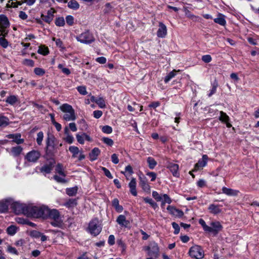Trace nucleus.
Here are the masks:
<instances>
[{"instance_id":"obj_12","label":"nucleus","mask_w":259,"mask_h":259,"mask_svg":"<svg viewBox=\"0 0 259 259\" xmlns=\"http://www.w3.org/2000/svg\"><path fill=\"white\" fill-rule=\"evenodd\" d=\"M210 230L208 231V232L212 233L214 235H217L223 228L222 225L218 221L211 222L210 223Z\"/></svg>"},{"instance_id":"obj_40","label":"nucleus","mask_w":259,"mask_h":259,"mask_svg":"<svg viewBox=\"0 0 259 259\" xmlns=\"http://www.w3.org/2000/svg\"><path fill=\"white\" fill-rule=\"evenodd\" d=\"M177 71L176 70H173L172 71L170 72L164 78V81L165 83H167L168 81L172 78H174L176 75V72Z\"/></svg>"},{"instance_id":"obj_17","label":"nucleus","mask_w":259,"mask_h":259,"mask_svg":"<svg viewBox=\"0 0 259 259\" xmlns=\"http://www.w3.org/2000/svg\"><path fill=\"white\" fill-rule=\"evenodd\" d=\"M167 210L169 211L170 214L178 218H181L184 215L183 212L176 207L169 205L167 207Z\"/></svg>"},{"instance_id":"obj_3","label":"nucleus","mask_w":259,"mask_h":259,"mask_svg":"<svg viewBox=\"0 0 259 259\" xmlns=\"http://www.w3.org/2000/svg\"><path fill=\"white\" fill-rule=\"evenodd\" d=\"M48 211L47 218L52 220L50 222L51 224L54 227H60L62 225L63 221L58 210L56 209H50L49 208Z\"/></svg>"},{"instance_id":"obj_53","label":"nucleus","mask_w":259,"mask_h":259,"mask_svg":"<svg viewBox=\"0 0 259 259\" xmlns=\"http://www.w3.org/2000/svg\"><path fill=\"white\" fill-rule=\"evenodd\" d=\"M152 197L157 201H160L162 200V196L158 194L156 191L152 192Z\"/></svg>"},{"instance_id":"obj_56","label":"nucleus","mask_w":259,"mask_h":259,"mask_svg":"<svg viewBox=\"0 0 259 259\" xmlns=\"http://www.w3.org/2000/svg\"><path fill=\"white\" fill-rule=\"evenodd\" d=\"M146 175L151 178V181L153 182L155 180L157 175L155 172L153 171H147Z\"/></svg>"},{"instance_id":"obj_57","label":"nucleus","mask_w":259,"mask_h":259,"mask_svg":"<svg viewBox=\"0 0 259 259\" xmlns=\"http://www.w3.org/2000/svg\"><path fill=\"white\" fill-rule=\"evenodd\" d=\"M52 40L55 41L57 46L62 49H64V47H63V42L60 38L56 39V38L53 37Z\"/></svg>"},{"instance_id":"obj_34","label":"nucleus","mask_w":259,"mask_h":259,"mask_svg":"<svg viewBox=\"0 0 259 259\" xmlns=\"http://www.w3.org/2000/svg\"><path fill=\"white\" fill-rule=\"evenodd\" d=\"M147 161L148 164V166L151 169H154L157 165V162L151 157H148L147 158Z\"/></svg>"},{"instance_id":"obj_63","label":"nucleus","mask_w":259,"mask_h":259,"mask_svg":"<svg viewBox=\"0 0 259 259\" xmlns=\"http://www.w3.org/2000/svg\"><path fill=\"white\" fill-rule=\"evenodd\" d=\"M172 226L174 229V234H178L180 232V227L178 224L175 222L172 223Z\"/></svg>"},{"instance_id":"obj_48","label":"nucleus","mask_w":259,"mask_h":259,"mask_svg":"<svg viewBox=\"0 0 259 259\" xmlns=\"http://www.w3.org/2000/svg\"><path fill=\"white\" fill-rule=\"evenodd\" d=\"M44 138V133L42 132H39L37 134L36 142L38 145L41 144Z\"/></svg>"},{"instance_id":"obj_29","label":"nucleus","mask_w":259,"mask_h":259,"mask_svg":"<svg viewBox=\"0 0 259 259\" xmlns=\"http://www.w3.org/2000/svg\"><path fill=\"white\" fill-rule=\"evenodd\" d=\"M10 123V120L8 117L0 113V127H5Z\"/></svg>"},{"instance_id":"obj_47","label":"nucleus","mask_w":259,"mask_h":259,"mask_svg":"<svg viewBox=\"0 0 259 259\" xmlns=\"http://www.w3.org/2000/svg\"><path fill=\"white\" fill-rule=\"evenodd\" d=\"M22 64L25 66L33 67L34 65V62L32 60L25 59L23 60Z\"/></svg>"},{"instance_id":"obj_4","label":"nucleus","mask_w":259,"mask_h":259,"mask_svg":"<svg viewBox=\"0 0 259 259\" xmlns=\"http://www.w3.org/2000/svg\"><path fill=\"white\" fill-rule=\"evenodd\" d=\"M102 230V226L98 219H92L89 224L87 231L91 235L96 236L98 235Z\"/></svg>"},{"instance_id":"obj_15","label":"nucleus","mask_w":259,"mask_h":259,"mask_svg":"<svg viewBox=\"0 0 259 259\" xmlns=\"http://www.w3.org/2000/svg\"><path fill=\"white\" fill-rule=\"evenodd\" d=\"M167 168L169 169L172 175L177 178L180 176L179 172V165L172 162H169L167 165Z\"/></svg>"},{"instance_id":"obj_38","label":"nucleus","mask_w":259,"mask_h":259,"mask_svg":"<svg viewBox=\"0 0 259 259\" xmlns=\"http://www.w3.org/2000/svg\"><path fill=\"white\" fill-rule=\"evenodd\" d=\"M144 201L147 203H149L154 209L158 208V205L154 202L151 198L148 197L144 198Z\"/></svg>"},{"instance_id":"obj_22","label":"nucleus","mask_w":259,"mask_h":259,"mask_svg":"<svg viewBox=\"0 0 259 259\" xmlns=\"http://www.w3.org/2000/svg\"><path fill=\"white\" fill-rule=\"evenodd\" d=\"M64 135L65 137L64 138V141L68 144H72L74 141L73 136L70 133L69 130L67 127L64 128Z\"/></svg>"},{"instance_id":"obj_11","label":"nucleus","mask_w":259,"mask_h":259,"mask_svg":"<svg viewBox=\"0 0 259 259\" xmlns=\"http://www.w3.org/2000/svg\"><path fill=\"white\" fill-rule=\"evenodd\" d=\"M40 156V152L37 150H32L26 154L25 159L29 162L34 163Z\"/></svg>"},{"instance_id":"obj_1","label":"nucleus","mask_w":259,"mask_h":259,"mask_svg":"<svg viewBox=\"0 0 259 259\" xmlns=\"http://www.w3.org/2000/svg\"><path fill=\"white\" fill-rule=\"evenodd\" d=\"M48 211L49 208L47 206H30L28 216L36 218H42L43 219H47Z\"/></svg>"},{"instance_id":"obj_51","label":"nucleus","mask_w":259,"mask_h":259,"mask_svg":"<svg viewBox=\"0 0 259 259\" xmlns=\"http://www.w3.org/2000/svg\"><path fill=\"white\" fill-rule=\"evenodd\" d=\"M51 118H52V122L53 124H54V125L55 126L57 131L58 132L60 131L62 128L61 125L60 123L55 121L54 118V116L52 115H51Z\"/></svg>"},{"instance_id":"obj_6","label":"nucleus","mask_w":259,"mask_h":259,"mask_svg":"<svg viewBox=\"0 0 259 259\" xmlns=\"http://www.w3.org/2000/svg\"><path fill=\"white\" fill-rule=\"evenodd\" d=\"M76 39L78 41L84 44H90L95 40L94 35L89 30H86L76 36Z\"/></svg>"},{"instance_id":"obj_14","label":"nucleus","mask_w":259,"mask_h":259,"mask_svg":"<svg viewBox=\"0 0 259 259\" xmlns=\"http://www.w3.org/2000/svg\"><path fill=\"white\" fill-rule=\"evenodd\" d=\"M207 159L208 156L206 155H203L202 158L195 164L193 171H197L204 167L207 164Z\"/></svg>"},{"instance_id":"obj_33","label":"nucleus","mask_w":259,"mask_h":259,"mask_svg":"<svg viewBox=\"0 0 259 259\" xmlns=\"http://www.w3.org/2000/svg\"><path fill=\"white\" fill-rule=\"evenodd\" d=\"M18 102V98L15 95H11L7 97L6 102L11 105H13Z\"/></svg>"},{"instance_id":"obj_55","label":"nucleus","mask_w":259,"mask_h":259,"mask_svg":"<svg viewBox=\"0 0 259 259\" xmlns=\"http://www.w3.org/2000/svg\"><path fill=\"white\" fill-rule=\"evenodd\" d=\"M102 141L108 146H111L113 145V141L109 138H103Z\"/></svg>"},{"instance_id":"obj_24","label":"nucleus","mask_w":259,"mask_h":259,"mask_svg":"<svg viewBox=\"0 0 259 259\" xmlns=\"http://www.w3.org/2000/svg\"><path fill=\"white\" fill-rule=\"evenodd\" d=\"M7 137L9 139H12L13 142L17 144H22L24 142V140L23 139H21V135L19 134H10Z\"/></svg>"},{"instance_id":"obj_8","label":"nucleus","mask_w":259,"mask_h":259,"mask_svg":"<svg viewBox=\"0 0 259 259\" xmlns=\"http://www.w3.org/2000/svg\"><path fill=\"white\" fill-rule=\"evenodd\" d=\"M10 26V23L8 18L4 15H0V36L6 37L9 33L8 28Z\"/></svg>"},{"instance_id":"obj_50","label":"nucleus","mask_w":259,"mask_h":259,"mask_svg":"<svg viewBox=\"0 0 259 259\" xmlns=\"http://www.w3.org/2000/svg\"><path fill=\"white\" fill-rule=\"evenodd\" d=\"M58 68L61 69L62 72L65 74L69 75L71 73L70 70L68 68L64 67L63 65L61 64L58 65Z\"/></svg>"},{"instance_id":"obj_35","label":"nucleus","mask_w":259,"mask_h":259,"mask_svg":"<svg viewBox=\"0 0 259 259\" xmlns=\"http://www.w3.org/2000/svg\"><path fill=\"white\" fill-rule=\"evenodd\" d=\"M69 151L72 153V157L75 158L80 153L79 148L75 146H71L69 147Z\"/></svg>"},{"instance_id":"obj_19","label":"nucleus","mask_w":259,"mask_h":259,"mask_svg":"<svg viewBox=\"0 0 259 259\" xmlns=\"http://www.w3.org/2000/svg\"><path fill=\"white\" fill-rule=\"evenodd\" d=\"M226 16L224 14L219 13L217 15V17L213 19L214 22L221 26H225L226 25L227 22L226 20Z\"/></svg>"},{"instance_id":"obj_36","label":"nucleus","mask_w":259,"mask_h":259,"mask_svg":"<svg viewBox=\"0 0 259 259\" xmlns=\"http://www.w3.org/2000/svg\"><path fill=\"white\" fill-rule=\"evenodd\" d=\"M78 188L74 187L72 188H67L66 189V194L70 196H73L77 193Z\"/></svg>"},{"instance_id":"obj_42","label":"nucleus","mask_w":259,"mask_h":259,"mask_svg":"<svg viewBox=\"0 0 259 259\" xmlns=\"http://www.w3.org/2000/svg\"><path fill=\"white\" fill-rule=\"evenodd\" d=\"M37 52L40 54L46 55L49 53V49L45 46H41L39 47Z\"/></svg>"},{"instance_id":"obj_31","label":"nucleus","mask_w":259,"mask_h":259,"mask_svg":"<svg viewBox=\"0 0 259 259\" xmlns=\"http://www.w3.org/2000/svg\"><path fill=\"white\" fill-rule=\"evenodd\" d=\"M23 151V148L20 146L13 147L11 149V153L14 157L19 156Z\"/></svg>"},{"instance_id":"obj_45","label":"nucleus","mask_w":259,"mask_h":259,"mask_svg":"<svg viewBox=\"0 0 259 259\" xmlns=\"http://www.w3.org/2000/svg\"><path fill=\"white\" fill-rule=\"evenodd\" d=\"M66 22L69 26H72L74 23V17L71 15H67L66 17Z\"/></svg>"},{"instance_id":"obj_41","label":"nucleus","mask_w":259,"mask_h":259,"mask_svg":"<svg viewBox=\"0 0 259 259\" xmlns=\"http://www.w3.org/2000/svg\"><path fill=\"white\" fill-rule=\"evenodd\" d=\"M95 103L99 106L100 108H104L106 107L105 102L103 98H99L94 100Z\"/></svg>"},{"instance_id":"obj_16","label":"nucleus","mask_w":259,"mask_h":259,"mask_svg":"<svg viewBox=\"0 0 259 259\" xmlns=\"http://www.w3.org/2000/svg\"><path fill=\"white\" fill-rule=\"evenodd\" d=\"M167 34V28L162 22L159 23V28L157 31V35L158 37L164 38Z\"/></svg>"},{"instance_id":"obj_25","label":"nucleus","mask_w":259,"mask_h":259,"mask_svg":"<svg viewBox=\"0 0 259 259\" xmlns=\"http://www.w3.org/2000/svg\"><path fill=\"white\" fill-rule=\"evenodd\" d=\"M208 209L210 213L213 214H218L221 212V209L219 205L211 204L209 205Z\"/></svg>"},{"instance_id":"obj_20","label":"nucleus","mask_w":259,"mask_h":259,"mask_svg":"<svg viewBox=\"0 0 259 259\" xmlns=\"http://www.w3.org/2000/svg\"><path fill=\"white\" fill-rule=\"evenodd\" d=\"M137 182L135 178H133L128 184L130 191L131 193L134 196L137 195V191L136 189Z\"/></svg>"},{"instance_id":"obj_5","label":"nucleus","mask_w":259,"mask_h":259,"mask_svg":"<svg viewBox=\"0 0 259 259\" xmlns=\"http://www.w3.org/2000/svg\"><path fill=\"white\" fill-rule=\"evenodd\" d=\"M30 206L18 202H15L12 204V208L17 214H24L28 216L30 212Z\"/></svg>"},{"instance_id":"obj_62","label":"nucleus","mask_w":259,"mask_h":259,"mask_svg":"<svg viewBox=\"0 0 259 259\" xmlns=\"http://www.w3.org/2000/svg\"><path fill=\"white\" fill-rule=\"evenodd\" d=\"M30 236L33 237L37 238H39L40 236H41V233L37 231L33 230L30 232Z\"/></svg>"},{"instance_id":"obj_18","label":"nucleus","mask_w":259,"mask_h":259,"mask_svg":"<svg viewBox=\"0 0 259 259\" xmlns=\"http://www.w3.org/2000/svg\"><path fill=\"white\" fill-rule=\"evenodd\" d=\"M220 116L219 120L223 123H226L227 127L230 128L232 126V124L229 122L230 117L229 116L223 111L220 112Z\"/></svg>"},{"instance_id":"obj_2","label":"nucleus","mask_w":259,"mask_h":259,"mask_svg":"<svg viewBox=\"0 0 259 259\" xmlns=\"http://www.w3.org/2000/svg\"><path fill=\"white\" fill-rule=\"evenodd\" d=\"M60 109L64 113L63 116L64 120L69 121L76 119L75 111L70 105L67 103L63 104L60 107Z\"/></svg>"},{"instance_id":"obj_60","label":"nucleus","mask_w":259,"mask_h":259,"mask_svg":"<svg viewBox=\"0 0 259 259\" xmlns=\"http://www.w3.org/2000/svg\"><path fill=\"white\" fill-rule=\"evenodd\" d=\"M76 205V202L75 199H70L66 203L67 207H73Z\"/></svg>"},{"instance_id":"obj_54","label":"nucleus","mask_w":259,"mask_h":259,"mask_svg":"<svg viewBox=\"0 0 259 259\" xmlns=\"http://www.w3.org/2000/svg\"><path fill=\"white\" fill-rule=\"evenodd\" d=\"M102 132L106 134H111L112 132V128L109 125H105L102 127Z\"/></svg>"},{"instance_id":"obj_37","label":"nucleus","mask_w":259,"mask_h":259,"mask_svg":"<svg viewBox=\"0 0 259 259\" xmlns=\"http://www.w3.org/2000/svg\"><path fill=\"white\" fill-rule=\"evenodd\" d=\"M68 7L73 10H77L79 8V4L75 0H71L68 3Z\"/></svg>"},{"instance_id":"obj_27","label":"nucleus","mask_w":259,"mask_h":259,"mask_svg":"<svg viewBox=\"0 0 259 259\" xmlns=\"http://www.w3.org/2000/svg\"><path fill=\"white\" fill-rule=\"evenodd\" d=\"M100 152L101 151L98 148L95 147L93 149L89 154L90 160L91 161L96 160L97 159L98 156L100 154Z\"/></svg>"},{"instance_id":"obj_13","label":"nucleus","mask_w":259,"mask_h":259,"mask_svg":"<svg viewBox=\"0 0 259 259\" xmlns=\"http://www.w3.org/2000/svg\"><path fill=\"white\" fill-rule=\"evenodd\" d=\"M76 138L77 140V141L80 144H83L84 143V141L87 140L89 142L92 141V138L90 137V136L88 135H87L85 133H78L76 135Z\"/></svg>"},{"instance_id":"obj_58","label":"nucleus","mask_w":259,"mask_h":259,"mask_svg":"<svg viewBox=\"0 0 259 259\" xmlns=\"http://www.w3.org/2000/svg\"><path fill=\"white\" fill-rule=\"evenodd\" d=\"M202 60L205 63H209L212 60V58L209 55H205L202 57Z\"/></svg>"},{"instance_id":"obj_44","label":"nucleus","mask_w":259,"mask_h":259,"mask_svg":"<svg viewBox=\"0 0 259 259\" xmlns=\"http://www.w3.org/2000/svg\"><path fill=\"white\" fill-rule=\"evenodd\" d=\"M198 222L199 224L201 225L204 231L208 232V231L210 230L209 226L206 224L205 221L202 219H199Z\"/></svg>"},{"instance_id":"obj_49","label":"nucleus","mask_w":259,"mask_h":259,"mask_svg":"<svg viewBox=\"0 0 259 259\" xmlns=\"http://www.w3.org/2000/svg\"><path fill=\"white\" fill-rule=\"evenodd\" d=\"M34 72L37 75L42 76L45 73V70L42 68L37 67L34 68Z\"/></svg>"},{"instance_id":"obj_52","label":"nucleus","mask_w":259,"mask_h":259,"mask_svg":"<svg viewBox=\"0 0 259 259\" xmlns=\"http://www.w3.org/2000/svg\"><path fill=\"white\" fill-rule=\"evenodd\" d=\"M77 91L82 95H86L88 92L85 86H79L77 88Z\"/></svg>"},{"instance_id":"obj_32","label":"nucleus","mask_w":259,"mask_h":259,"mask_svg":"<svg viewBox=\"0 0 259 259\" xmlns=\"http://www.w3.org/2000/svg\"><path fill=\"white\" fill-rule=\"evenodd\" d=\"M52 168L53 166L51 164H45L40 168V170L41 172L47 174H50L51 172Z\"/></svg>"},{"instance_id":"obj_59","label":"nucleus","mask_w":259,"mask_h":259,"mask_svg":"<svg viewBox=\"0 0 259 259\" xmlns=\"http://www.w3.org/2000/svg\"><path fill=\"white\" fill-rule=\"evenodd\" d=\"M102 170L104 171L105 175L109 179H112L113 177L110 171L106 167H102Z\"/></svg>"},{"instance_id":"obj_30","label":"nucleus","mask_w":259,"mask_h":259,"mask_svg":"<svg viewBox=\"0 0 259 259\" xmlns=\"http://www.w3.org/2000/svg\"><path fill=\"white\" fill-rule=\"evenodd\" d=\"M112 204L117 212H121L122 211L123 209V207L119 205V200L117 198H114L112 200Z\"/></svg>"},{"instance_id":"obj_28","label":"nucleus","mask_w":259,"mask_h":259,"mask_svg":"<svg viewBox=\"0 0 259 259\" xmlns=\"http://www.w3.org/2000/svg\"><path fill=\"white\" fill-rule=\"evenodd\" d=\"M222 192L228 196H237L239 193V191L238 190L228 188L225 187L222 188Z\"/></svg>"},{"instance_id":"obj_61","label":"nucleus","mask_w":259,"mask_h":259,"mask_svg":"<svg viewBox=\"0 0 259 259\" xmlns=\"http://www.w3.org/2000/svg\"><path fill=\"white\" fill-rule=\"evenodd\" d=\"M103 115V112L101 110H95L93 112L94 117L97 119L100 118Z\"/></svg>"},{"instance_id":"obj_9","label":"nucleus","mask_w":259,"mask_h":259,"mask_svg":"<svg viewBox=\"0 0 259 259\" xmlns=\"http://www.w3.org/2000/svg\"><path fill=\"white\" fill-rule=\"evenodd\" d=\"M190 256L196 259H201L204 256V252L202 248L199 245L192 246L189 251Z\"/></svg>"},{"instance_id":"obj_23","label":"nucleus","mask_w":259,"mask_h":259,"mask_svg":"<svg viewBox=\"0 0 259 259\" xmlns=\"http://www.w3.org/2000/svg\"><path fill=\"white\" fill-rule=\"evenodd\" d=\"M10 199H5L0 201V212H5L8 209L11 202Z\"/></svg>"},{"instance_id":"obj_43","label":"nucleus","mask_w":259,"mask_h":259,"mask_svg":"<svg viewBox=\"0 0 259 259\" xmlns=\"http://www.w3.org/2000/svg\"><path fill=\"white\" fill-rule=\"evenodd\" d=\"M17 232V228L13 225L9 226L7 229V232L10 235H14Z\"/></svg>"},{"instance_id":"obj_46","label":"nucleus","mask_w":259,"mask_h":259,"mask_svg":"<svg viewBox=\"0 0 259 259\" xmlns=\"http://www.w3.org/2000/svg\"><path fill=\"white\" fill-rule=\"evenodd\" d=\"M0 37V46H1L4 48H7L9 45V42L8 40L5 39V37H3V36H1Z\"/></svg>"},{"instance_id":"obj_26","label":"nucleus","mask_w":259,"mask_h":259,"mask_svg":"<svg viewBox=\"0 0 259 259\" xmlns=\"http://www.w3.org/2000/svg\"><path fill=\"white\" fill-rule=\"evenodd\" d=\"M116 222L119 225L122 227H127L129 224V221L126 220L125 217L122 214L119 215L117 217Z\"/></svg>"},{"instance_id":"obj_7","label":"nucleus","mask_w":259,"mask_h":259,"mask_svg":"<svg viewBox=\"0 0 259 259\" xmlns=\"http://www.w3.org/2000/svg\"><path fill=\"white\" fill-rule=\"evenodd\" d=\"M56 172L59 175H55L54 176V179L58 183H66L67 181L65 179L66 174L64 171L63 165L61 163H58L55 167Z\"/></svg>"},{"instance_id":"obj_10","label":"nucleus","mask_w":259,"mask_h":259,"mask_svg":"<svg viewBox=\"0 0 259 259\" xmlns=\"http://www.w3.org/2000/svg\"><path fill=\"white\" fill-rule=\"evenodd\" d=\"M146 250L148 251L147 253L149 256L157 258L159 255V247L157 244L155 242L151 243L147 247Z\"/></svg>"},{"instance_id":"obj_64","label":"nucleus","mask_w":259,"mask_h":259,"mask_svg":"<svg viewBox=\"0 0 259 259\" xmlns=\"http://www.w3.org/2000/svg\"><path fill=\"white\" fill-rule=\"evenodd\" d=\"M41 17L44 21L48 23H50L53 20V19L48 15H41Z\"/></svg>"},{"instance_id":"obj_39","label":"nucleus","mask_w":259,"mask_h":259,"mask_svg":"<svg viewBox=\"0 0 259 259\" xmlns=\"http://www.w3.org/2000/svg\"><path fill=\"white\" fill-rule=\"evenodd\" d=\"M55 23L57 26L63 27L65 24V21L63 17H59L56 18Z\"/></svg>"},{"instance_id":"obj_21","label":"nucleus","mask_w":259,"mask_h":259,"mask_svg":"<svg viewBox=\"0 0 259 259\" xmlns=\"http://www.w3.org/2000/svg\"><path fill=\"white\" fill-rule=\"evenodd\" d=\"M139 184L143 190L145 191H148L150 189V187L148 183L147 180L145 177H139Z\"/></svg>"}]
</instances>
